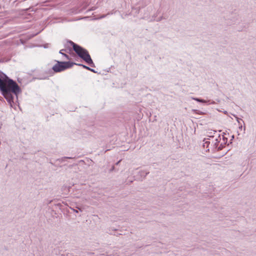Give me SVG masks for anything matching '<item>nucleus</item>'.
<instances>
[{
	"label": "nucleus",
	"instance_id": "obj_1",
	"mask_svg": "<svg viewBox=\"0 0 256 256\" xmlns=\"http://www.w3.org/2000/svg\"><path fill=\"white\" fill-rule=\"evenodd\" d=\"M0 92L11 108L14 106V96L16 100L22 90L18 84L5 74L0 72Z\"/></svg>",
	"mask_w": 256,
	"mask_h": 256
},
{
	"label": "nucleus",
	"instance_id": "obj_2",
	"mask_svg": "<svg viewBox=\"0 0 256 256\" xmlns=\"http://www.w3.org/2000/svg\"><path fill=\"white\" fill-rule=\"evenodd\" d=\"M68 42L72 46L74 50L80 58L84 60L90 66H95L94 64L86 50L71 40H69Z\"/></svg>",
	"mask_w": 256,
	"mask_h": 256
},
{
	"label": "nucleus",
	"instance_id": "obj_3",
	"mask_svg": "<svg viewBox=\"0 0 256 256\" xmlns=\"http://www.w3.org/2000/svg\"><path fill=\"white\" fill-rule=\"evenodd\" d=\"M74 64L76 63L70 62L56 61V64L52 66V70L54 72H60L72 68Z\"/></svg>",
	"mask_w": 256,
	"mask_h": 256
},
{
	"label": "nucleus",
	"instance_id": "obj_4",
	"mask_svg": "<svg viewBox=\"0 0 256 256\" xmlns=\"http://www.w3.org/2000/svg\"><path fill=\"white\" fill-rule=\"evenodd\" d=\"M234 116L236 118V120L238 124V126H239L238 128L240 130H242V129L243 128V126H242L241 122H242L244 124V121L242 119L238 118L236 115H234Z\"/></svg>",
	"mask_w": 256,
	"mask_h": 256
},
{
	"label": "nucleus",
	"instance_id": "obj_5",
	"mask_svg": "<svg viewBox=\"0 0 256 256\" xmlns=\"http://www.w3.org/2000/svg\"><path fill=\"white\" fill-rule=\"evenodd\" d=\"M220 134H218V138L215 139L214 142L213 146L214 148H216L218 147V144L220 142Z\"/></svg>",
	"mask_w": 256,
	"mask_h": 256
},
{
	"label": "nucleus",
	"instance_id": "obj_6",
	"mask_svg": "<svg viewBox=\"0 0 256 256\" xmlns=\"http://www.w3.org/2000/svg\"><path fill=\"white\" fill-rule=\"evenodd\" d=\"M210 138H204V144L203 147L204 148H207L208 147L209 144H210V142L208 140Z\"/></svg>",
	"mask_w": 256,
	"mask_h": 256
},
{
	"label": "nucleus",
	"instance_id": "obj_7",
	"mask_svg": "<svg viewBox=\"0 0 256 256\" xmlns=\"http://www.w3.org/2000/svg\"><path fill=\"white\" fill-rule=\"evenodd\" d=\"M149 174V172L146 170H140L139 172V174L142 178H144L148 174Z\"/></svg>",
	"mask_w": 256,
	"mask_h": 256
},
{
	"label": "nucleus",
	"instance_id": "obj_8",
	"mask_svg": "<svg viewBox=\"0 0 256 256\" xmlns=\"http://www.w3.org/2000/svg\"><path fill=\"white\" fill-rule=\"evenodd\" d=\"M192 98L198 102H202V103L206 102V101L203 99H201V98H193V97H192Z\"/></svg>",
	"mask_w": 256,
	"mask_h": 256
},
{
	"label": "nucleus",
	"instance_id": "obj_9",
	"mask_svg": "<svg viewBox=\"0 0 256 256\" xmlns=\"http://www.w3.org/2000/svg\"><path fill=\"white\" fill-rule=\"evenodd\" d=\"M64 50H63V49L61 50L60 51L59 53L60 54H62V56H65L67 60H70V56L68 54L62 52V51H64Z\"/></svg>",
	"mask_w": 256,
	"mask_h": 256
},
{
	"label": "nucleus",
	"instance_id": "obj_10",
	"mask_svg": "<svg viewBox=\"0 0 256 256\" xmlns=\"http://www.w3.org/2000/svg\"><path fill=\"white\" fill-rule=\"evenodd\" d=\"M48 76H48V74L46 73V75L40 76V77L38 78H37L39 79V80H45V79L48 78Z\"/></svg>",
	"mask_w": 256,
	"mask_h": 256
},
{
	"label": "nucleus",
	"instance_id": "obj_11",
	"mask_svg": "<svg viewBox=\"0 0 256 256\" xmlns=\"http://www.w3.org/2000/svg\"><path fill=\"white\" fill-rule=\"evenodd\" d=\"M76 65H77V66H82L83 68H85V69H86L88 70V69H90V67L88 66H86L84 64H75Z\"/></svg>",
	"mask_w": 256,
	"mask_h": 256
},
{
	"label": "nucleus",
	"instance_id": "obj_12",
	"mask_svg": "<svg viewBox=\"0 0 256 256\" xmlns=\"http://www.w3.org/2000/svg\"><path fill=\"white\" fill-rule=\"evenodd\" d=\"M216 132V130H214L213 132H209V135L208 136L209 138H214V136L213 134H214Z\"/></svg>",
	"mask_w": 256,
	"mask_h": 256
},
{
	"label": "nucleus",
	"instance_id": "obj_13",
	"mask_svg": "<svg viewBox=\"0 0 256 256\" xmlns=\"http://www.w3.org/2000/svg\"><path fill=\"white\" fill-rule=\"evenodd\" d=\"M224 144H221L219 146H218V147L216 148L218 149V151L221 150L224 147Z\"/></svg>",
	"mask_w": 256,
	"mask_h": 256
},
{
	"label": "nucleus",
	"instance_id": "obj_14",
	"mask_svg": "<svg viewBox=\"0 0 256 256\" xmlns=\"http://www.w3.org/2000/svg\"><path fill=\"white\" fill-rule=\"evenodd\" d=\"M193 112L196 114H204V112H203L201 111H200L198 110H194Z\"/></svg>",
	"mask_w": 256,
	"mask_h": 256
},
{
	"label": "nucleus",
	"instance_id": "obj_15",
	"mask_svg": "<svg viewBox=\"0 0 256 256\" xmlns=\"http://www.w3.org/2000/svg\"><path fill=\"white\" fill-rule=\"evenodd\" d=\"M223 140L224 141V144H225L226 142H227L228 138H225L224 136H223Z\"/></svg>",
	"mask_w": 256,
	"mask_h": 256
},
{
	"label": "nucleus",
	"instance_id": "obj_16",
	"mask_svg": "<svg viewBox=\"0 0 256 256\" xmlns=\"http://www.w3.org/2000/svg\"><path fill=\"white\" fill-rule=\"evenodd\" d=\"M88 70H90V71H91V72H94V73H96V71L94 70V69H92V68H90V69H88Z\"/></svg>",
	"mask_w": 256,
	"mask_h": 256
},
{
	"label": "nucleus",
	"instance_id": "obj_17",
	"mask_svg": "<svg viewBox=\"0 0 256 256\" xmlns=\"http://www.w3.org/2000/svg\"><path fill=\"white\" fill-rule=\"evenodd\" d=\"M114 170V166H112V168L110 170V172H112Z\"/></svg>",
	"mask_w": 256,
	"mask_h": 256
},
{
	"label": "nucleus",
	"instance_id": "obj_18",
	"mask_svg": "<svg viewBox=\"0 0 256 256\" xmlns=\"http://www.w3.org/2000/svg\"><path fill=\"white\" fill-rule=\"evenodd\" d=\"M72 210H74V212H76L78 213V210H75L74 208H72Z\"/></svg>",
	"mask_w": 256,
	"mask_h": 256
},
{
	"label": "nucleus",
	"instance_id": "obj_19",
	"mask_svg": "<svg viewBox=\"0 0 256 256\" xmlns=\"http://www.w3.org/2000/svg\"><path fill=\"white\" fill-rule=\"evenodd\" d=\"M76 208H78V209L80 212H82V208H78V207H76Z\"/></svg>",
	"mask_w": 256,
	"mask_h": 256
},
{
	"label": "nucleus",
	"instance_id": "obj_20",
	"mask_svg": "<svg viewBox=\"0 0 256 256\" xmlns=\"http://www.w3.org/2000/svg\"><path fill=\"white\" fill-rule=\"evenodd\" d=\"M0 100L1 101H3L4 100V98L2 96H0Z\"/></svg>",
	"mask_w": 256,
	"mask_h": 256
},
{
	"label": "nucleus",
	"instance_id": "obj_21",
	"mask_svg": "<svg viewBox=\"0 0 256 256\" xmlns=\"http://www.w3.org/2000/svg\"><path fill=\"white\" fill-rule=\"evenodd\" d=\"M64 158H72V157H64Z\"/></svg>",
	"mask_w": 256,
	"mask_h": 256
},
{
	"label": "nucleus",
	"instance_id": "obj_22",
	"mask_svg": "<svg viewBox=\"0 0 256 256\" xmlns=\"http://www.w3.org/2000/svg\"><path fill=\"white\" fill-rule=\"evenodd\" d=\"M162 17H160V18H158V21H160V20H162Z\"/></svg>",
	"mask_w": 256,
	"mask_h": 256
},
{
	"label": "nucleus",
	"instance_id": "obj_23",
	"mask_svg": "<svg viewBox=\"0 0 256 256\" xmlns=\"http://www.w3.org/2000/svg\"><path fill=\"white\" fill-rule=\"evenodd\" d=\"M210 104H215V102H214V101H212V102H211V103H210Z\"/></svg>",
	"mask_w": 256,
	"mask_h": 256
},
{
	"label": "nucleus",
	"instance_id": "obj_24",
	"mask_svg": "<svg viewBox=\"0 0 256 256\" xmlns=\"http://www.w3.org/2000/svg\"><path fill=\"white\" fill-rule=\"evenodd\" d=\"M120 160H119L116 163V164H118L120 162Z\"/></svg>",
	"mask_w": 256,
	"mask_h": 256
},
{
	"label": "nucleus",
	"instance_id": "obj_25",
	"mask_svg": "<svg viewBox=\"0 0 256 256\" xmlns=\"http://www.w3.org/2000/svg\"><path fill=\"white\" fill-rule=\"evenodd\" d=\"M30 8H26V11H27V10H30Z\"/></svg>",
	"mask_w": 256,
	"mask_h": 256
},
{
	"label": "nucleus",
	"instance_id": "obj_26",
	"mask_svg": "<svg viewBox=\"0 0 256 256\" xmlns=\"http://www.w3.org/2000/svg\"><path fill=\"white\" fill-rule=\"evenodd\" d=\"M245 130H246V126H244V130L245 131Z\"/></svg>",
	"mask_w": 256,
	"mask_h": 256
},
{
	"label": "nucleus",
	"instance_id": "obj_27",
	"mask_svg": "<svg viewBox=\"0 0 256 256\" xmlns=\"http://www.w3.org/2000/svg\"><path fill=\"white\" fill-rule=\"evenodd\" d=\"M104 16H102L101 17V18H104Z\"/></svg>",
	"mask_w": 256,
	"mask_h": 256
},
{
	"label": "nucleus",
	"instance_id": "obj_28",
	"mask_svg": "<svg viewBox=\"0 0 256 256\" xmlns=\"http://www.w3.org/2000/svg\"><path fill=\"white\" fill-rule=\"evenodd\" d=\"M224 114H226V113H227V112H226V111H225V112H224Z\"/></svg>",
	"mask_w": 256,
	"mask_h": 256
},
{
	"label": "nucleus",
	"instance_id": "obj_29",
	"mask_svg": "<svg viewBox=\"0 0 256 256\" xmlns=\"http://www.w3.org/2000/svg\"><path fill=\"white\" fill-rule=\"evenodd\" d=\"M206 152H207V151H209V149H208H208H207V150H206Z\"/></svg>",
	"mask_w": 256,
	"mask_h": 256
}]
</instances>
